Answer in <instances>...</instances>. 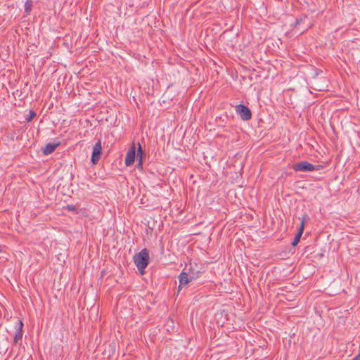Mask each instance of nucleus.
I'll return each instance as SVG.
<instances>
[{"label":"nucleus","mask_w":360,"mask_h":360,"mask_svg":"<svg viewBox=\"0 0 360 360\" xmlns=\"http://www.w3.org/2000/svg\"><path fill=\"white\" fill-rule=\"evenodd\" d=\"M134 262L141 274H143L144 269L149 263V253L146 248L141 250L134 256Z\"/></svg>","instance_id":"obj_1"},{"label":"nucleus","mask_w":360,"mask_h":360,"mask_svg":"<svg viewBox=\"0 0 360 360\" xmlns=\"http://www.w3.org/2000/svg\"><path fill=\"white\" fill-rule=\"evenodd\" d=\"M186 269L183 270V271L179 275L178 278L179 280V285L178 286V292H179L180 290L185 287L187 284H188L191 281L195 278V275L194 272L191 271V269H189L188 272L185 271Z\"/></svg>","instance_id":"obj_2"},{"label":"nucleus","mask_w":360,"mask_h":360,"mask_svg":"<svg viewBox=\"0 0 360 360\" xmlns=\"http://www.w3.org/2000/svg\"><path fill=\"white\" fill-rule=\"evenodd\" d=\"M236 111L244 121H248L252 117V112L250 108L243 104L237 105L236 106Z\"/></svg>","instance_id":"obj_3"},{"label":"nucleus","mask_w":360,"mask_h":360,"mask_svg":"<svg viewBox=\"0 0 360 360\" xmlns=\"http://www.w3.org/2000/svg\"><path fill=\"white\" fill-rule=\"evenodd\" d=\"M292 168L295 172H310L314 171V165L307 161H301L293 164Z\"/></svg>","instance_id":"obj_4"},{"label":"nucleus","mask_w":360,"mask_h":360,"mask_svg":"<svg viewBox=\"0 0 360 360\" xmlns=\"http://www.w3.org/2000/svg\"><path fill=\"white\" fill-rule=\"evenodd\" d=\"M102 154V146L101 140H98L93 147L91 162L93 165H96L100 160Z\"/></svg>","instance_id":"obj_5"},{"label":"nucleus","mask_w":360,"mask_h":360,"mask_svg":"<svg viewBox=\"0 0 360 360\" xmlns=\"http://www.w3.org/2000/svg\"><path fill=\"white\" fill-rule=\"evenodd\" d=\"M136 158V146L134 143H132L130 148H129L126 157H125V165L127 166H131L134 164Z\"/></svg>","instance_id":"obj_6"},{"label":"nucleus","mask_w":360,"mask_h":360,"mask_svg":"<svg viewBox=\"0 0 360 360\" xmlns=\"http://www.w3.org/2000/svg\"><path fill=\"white\" fill-rule=\"evenodd\" d=\"M306 219H309L308 215L307 214L303 215V217L302 218V221H301L300 225V227H299V229H298V231H297L296 236H295L293 240L291 243V245L293 247H295L298 244L300 240V238H301V236H302V235L303 233V231H304V221H305Z\"/></svg>","instance_id":"obj_7"},{"label":"nucleus","mask_w":360,"mask_h":360,"mask_svg":"<svg viewBox=\"0 0 360 360\" xmlns=\"http://www.w3.org/2000/svg\"><path fill=\"white\" fill-rule=\"evenodd\" d=\"M22 322L20 320H18L15 326L11 328V331H8V333L11 335H13V338H22Z\"/></svg>","instance_id":"obj_8"},{"label":"nucleus","mask_w":360,"mask_h":360,"mask_svg":"<svg viewBox=\"0 0 360 360\" xmlns=\"http://www.w3.org/2000/svg\"><path fill=\"white\" fill-rule=\"evenodd\" d=\"M60 145V142L49 143L41 148V151L44 155H48L55 151V150Z\"/></svg>","instance_id":"obj_9"},{"label":"nucleus","mask_w":360,"mask_h":360,"mask_svg":"<svg viewBox=\"0 0 360 360\" xmlns=\"http://www.w3.org/2000/svg\"><path fill=\"white\" fill-rule=\"evenodd\" d=\"M32 6H33L32 1L27 0L25 4V12L27 14H29L32 10Z\"/></svg>","instance_id":"obj_10"},{"label":"nucleus","mask_w":360,"mask_h":360,"mask_svg":"<svg viewBox=\"0 0 360 360\" xmlns=\"http://www.w3.org/2000/svg\"><path fill=\"white\" fill-rule=\"evenodd\" d=\"M139 147H138V149H137V154H136V156H137V159L138 160H143V155L144 154V152L142 149V147L141 146V144L139 143L138 144Z\"/></svg>","instance_id":"obj_11"},{"label":"nucleus","mask_w":360,"mask_h":360,"mask_svg":"<svg viewBox=\"0 0 360 360\" xmlns=\"http://www.w3.org/2000/svg\"><path fill=\"white\" fill-rule=\"evenodd\" d=\"M37 114L34 110H30L29 116L26 118L27 122H31L35 117Z\"/></svg>","instance_id":"obj_12"},{"label":"nucleus","mask_w":360,"mask_h":360,"mask_svg":"<svg viewBox=\"0 0 360 360\" xmlns=\"http://www.w3.org/2000/svg\"><path fill=\"white\" fill-rule=\"evenodd\" d=\"M66 210H69V211H75L76 210V207L75 205H68L66 206Z\"/></svg>","instance_id":"obj_13"},{"label":"nucleus","mask_w":360,"mask_h":360,"mask_svg":"<svg viewBox=\"0 0 360 360\" xmlns=\"http://www.w3.org/2000/svg\"><path fill=\"white\" fill-rule=\"evenodd\" d=\"M136 167L139 169H143V160H138Z\"/></svg>","instance_id":"obj_14"},{"label":"nucleus","mask_w":360,"mask_h":360,"mask_svg":"<svg viewBox=\"0 0 360 360\" xmlns=\"http://www.w3.org/2000/svg\"><path fill=\"white\" fill-rule=\"evenodd\" d=\"M323 167L321 165H314V170H319V169H322Z\"/></svg>","instance_id":"obj_15"},{"label":"nucleus","mask_w":360,"mask_h":360,"mask_svg":"<svg viewBox=\"0 0 360 360\" xmlns=\"http://www.w3.org/2000/svg\"><path fill=\"white\" fill-rule=\"evenodd\" d=\"M301 22H302V19L301 18L297 19L296 22H295V26L299 25L301 23Z\"/></svg>","instance_id":"obj_16"},{"label":"nucleus","mask_w":360,"mask_h":360,"mask_svg":"<svg viewBox=\"0 0 360 360\" xmlns=\"http://www.w3.org/2000/svg\"><path fill=\"white\" fill-rule=\"evenodd\" d=\"M18 339L14 338V342H15V343H17V342H18Z\"/></svg>","instance_id":"obj_17"}]
</instances>
